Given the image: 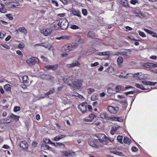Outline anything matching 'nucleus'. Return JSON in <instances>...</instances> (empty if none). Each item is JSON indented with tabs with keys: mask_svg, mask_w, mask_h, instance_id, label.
Here are the masks:
<instances>
[{
	"mask_svg": "<svg viewBox=\"0 0 157 157\" xmlns=\"http://www.w3.org/2000/svg\"><path fill=\"white\" fill-rule=\"evenodd\" d=\"M70 28L73 29H77L79 28V27L78 26L75 25H72Z\"/></svg>",
	"mask_w": 157,
	"mask_h": 157,
	"instance_id": "45",
	"label": "nucleus"
},
{
	"mask_svg": "<svg viewBox=\"0 0 157 157\" xmlns=\"http://www.w3.org/2000/svg\"><path fill=\"white\" fill-rule=\"evenodd\" d=\"M95 91V90L92 88H89L87 90V92L88 94H91Z\"/></svg>",
	"mask_w": 157,
	"mask_h": 157,
	"instance_id": "40",
	"label": "nucleus"
},
{
	"mask_svg": "<svg viewBox=\"0 0 157 157\" xmlns=\"http://www.w3.org/2000/svg\"><path fill=\"white\" fill-rule=\"evenodd\" d=\"M95 136L98 139L101 140L103 139H105V136L104 134L98 133L96 134Z\"/></svg>",
	"mask_w": 157,
	"mask_h": 157,
	"instance_id": "24",
	"label": "nucleus"
},
{
	"mask_svg": "<svg viewBox=\"0 0 157 157\" xmlns=\"http://www.w3.org/2000/svg\"><path fill=\"white\" fill-rule=\"evenodd\" d=\"M71 13L74 16H76L80 17H81V12L79 10L73 9L71 11Z\"/></svg>",
	"mask_w": 157,
	"mask_h": 157,
	"instance_id": "15",
	"label": "nucleus"
},
{
	"mask_svg": "<svg viewBox=\"0 0 157 157\" xmlns=\"http://www.w3.org/2000/svg\"><path fill=\"white\" fill-rule=\"evenodd\" d=\"M138 148L135 146H133L132 147V150L133 152H136L138 150Z\"/></svg>",
	"mask_w": 157,
	"mask_h": 157,
	"instance_id": "53",
	"label": "nucleus"
},
{
	"mask_svg": "<svg viewBox=\"0 0 157 157\" xmlns=\"http://www.w3.org/2000/svg\"><path fill=\"white\" fill-rule=\"evenodd\" d=\"M78 43H72L64 45L62 48V50L63 52H69L70 51L73 50L78 46Z\"/></svg>",
	"mask_w": 157,
	"mask_h": 157,
	"instance_id": "2",
	"label": "nucleus"
},
{
	"mask_svg": "<svg viewBox=\"0 0 157 157\" xmlns=\"http://www.w3.org/2000/svg\"><path fill=\"white\" fill-rule=\"evenodd\" d=\"M87 105L86 103L83 102L78 105V108L82 113H84L86 110Z\"/></svg>",
	"mask_w": 157,
	"mask_h": 157,
	"instance_id": "7",
	"label": "nucleus"
},
{
	"mask_svg": "<svg viewBox=\"0 0 157 157\" xmlns=\"http://www.w3.org/2000/svg\"><path fill=\"white\" fill-rule=\"evenodd\" d=\"M72 67L75 66H79L80 65V63L77 61H74L72 63H71Z\"/></svg>",
	"mask_w": 157,
	"mask_h": 157,
	"instance_id": "38",
	"label": "nucleus"
},
{
	"mask_svg": "<svg viewBox=\"0 0 157 157\" xmlns=\"http://www.w3.org/2000/svg\"><path fill=\"white\" fill-rule=\"evenodd\" d=\"M87 36L88 38L90 39H94L95 37V33L92 31H89Z\"/></svg>",
	"mask_w": 157,
	"mask_h": 157,
	"instance_id": "18",
	"label": "nucleus"
},
{
	"mask_svg": "<svg viewBox=\"0 0 157 157\" xmlns=\"http://www.w3.org/2000/svg\"><path fill=\"white\" fill-rule=\"evenodd\" d=\"M147 66H149V68H151L152 67H153V66L154 65V64L152 63H148L147 64Z\"/></svg>",
	"mask_w": 157,
	"mask_h": 157,
	"instance_id": "59",
	"label": "nucleus"
},
{
	"mask_svg": "<svg viewBox=\"0 0 157 157\" xmlns=\"http://www.w3.org/2000/svg\"><path fill=\"white\" fill-rule=\"evenodd\" d=\"M64 5H66L67 4V0H59Z\"/></svg>",
	"mask_w": 157,
	"mask_h": 157,
	"instance_id": "64",
	"label": "nucleus"
},
{
	"mask_svg": "<svg viewBox=\"0 0 157 157\" xmlns=\"http://www.w3.org/2000/svg\"><path fill=\"white\" fill-rule=\"evenodd\" d=\"M128 38H129L131 40H134V41L137 40H135V39L132 36H128Z\"/></svg>",
	"mask_w": 157,
	"mask_h": 157,
	"instance_id": "61",
	"label": "nucleus"
},
{
	"mask_svg": "<svg viewBox=\"0 0 157 157\" xmlns=\"http://www.w3.org/2000/svg\"><path fill=\"white\" fill-rule=\"evenodd\" d=\"M6 16L10 20H12L13 19V17L11 14L10 13L9 14H6Z\"/></svg>",
	"mask_w": 157,
	"mask_h": 157,
	"instance_id": "42",
	"label": "nucleus"
},
{
	"mask_svg": "<svg viewBox=\"0 0 157 157\" xmlns=\"http://www.w3.org/2000/svg\"><path fill=\"white\" fill-rule=\"evenodd\" d=\"M12 120L11 119H9V116L7 118H3L1 119V123H10L12 121Z\"/></svg>",
	"mask_w": 157,
	"mask_h": 157,
	"instance_id": "19",
	"label": "nucleus"
},
{
	"mask_svg": "<svg viewBox=\"0 0 157 157\" xmlns=\"http://www.w3.org/2000/svg\"><path fill=\"white\" fill-rule=\"evenodd\" d=\"M132 12L134 13L136 16L141 17L144 16V14L142 13L139 8H136L132 10Z\"/></svg>",
	"mask_w": 157,
	"mask_h": 157,
	"instance_id": "9",
	"label": "nucleus"
},
{
	"mask_svg": "<svg viewBox=\"0 0 157 157\" xmlns=\"http://www.w3.org/2000/svg\"><path fill=\"white\" fill-rule=\"evenodd\" d=\"M55 91V89L52 88V90H49L48 92L45 94V96H48L49 95L52 94L54 93Z\"/></svg>",
	"mask_w": 157,
	"mask_h": 157,
	"instance_id": "34",
	"label": "nucleus"
},
{
	"mask_svg": "<svg viewBox=\"0 0 157 157\" xmlns=\"http://www.w3.org/2000/svg\"><path fill=\"white\" fill-rule=\"evenodd\" d=\"M61 36L62 39H69L70 37V36Z\"/></svg>",
	"mask_w": 157,
	"mask_h": 157,
	"instance_id": "56",
	"label": "nucleus"
},
{
	"mask_svg": "<svg viewBox=\"0 0 157 157\" xmlns=\"http://www.w3.org/2000/svg\"><path fill=\"white\" fill-rule=\"evenodd\" d=\"M82 13L84 16H86L87 15V11L86 9H83L82 10Z\"/></svg>",
	"mask_w": 157,
	"mask_h": 157,
	"instance_id": "44",
	"label": "nucleus"
},
{
	"mask_svg": "<svg viewBox=\"0 0 157 157\" xmlns=\"http://www.w3.org/2000/svg\"><path fill=\"white\" fill-rule=\"evenodd\" d=\"M3 47L7 49H9L10 48V46L7 44H1Z\"/></svg>",
	"mask_w": 157,
	"mask_h": 157,
	"instance_id": "47",
	"label": "nucleus"
},
{
	"mask_svg": "<svg viewBox=\"0 0 157 157\" xmlns=\"http://www.w3.org/2000/svg\"><path fill=\"white\" fill-rule=\"evenodd\" d=\"M123 141L125 144H129L132 142L131 140L129 138L125 136L124 137Z\"/></svg>",
	"mask_w": 157,
	"mask_h": 157,
	"instance_id": "26",
	"label": "nucleus"
},
{
	"mask_svg": "<svg viewBox=\"0 0 157 157\" xmlns=\"http://www.w3.org/2000/svg\"><path fill=\"white\" fill-rule=\"evenodd\" d=\"M109 111L111 113L116 114L119 110V108L117 106L113 107L112 106H109L108 107Z\"/></svg>",
	"mask_w": 157,
	"mask_h": 157,
	"instance_id": "8",
	"label": "nucleus"
},
{
	"mask_svg": "<svg viewBox=\"0 0 157 157\" xmlns=\"http://www.w3.org/2000/svg\"><path fill=\"white\" fill-rule=\"evenodd\" d=\"M19 146L21 148L25 150H27L28 149V144L25 140L21 141L20 144Z\"/></svg>",
	"mask_w": 157,
	"mask_h": 157,
	"instance_id": "10",
	"label": "nucleus"
},
{
	"mask_svg": "<svg viewBox=\"0 0 157 157\" xmlns=\"http://www.w3.org/2000/svg\"><path fill=\"white\" fill-rule=\"evenodd\" d=\"M84 121L86 122L87 124H90L92 122V119H88L87 118H85L84 120Z\"/></svg>",
	"mask_w": 157,
	"mask_h": 157,
	"instance_id": "39",
	"label": "nucleus"
},
{
	"mask_svg": "<svg viewBox=\"0 0 157 157\" xmlns=\"http://www.w3.org/2000/svg\"><path fill=\"white\" fill-rule=\"evenodd\" d=\"M89 117L90 118V119H92V120H93L94 119V118L95 117H96V116L94 114L91 113H90L89 115Z\"/></svg>",
	"mask_w": 157,
	"mask_h": 157,
	"instance_id": "50",
	"label": "nucleus"
},
{
	"mask_svg": "<svg viewBox=\"0 0 157 157\" xmlns=\"http://www.w3.org/2000/svg\"><path fill=\"white\" fill-rule=\"evenodd\" d=\"M16 53L18 55L20 56L21 57H22L23 55L20 51L19 50H17L16 51Z\"/></svg>",
	"mask_w": 157,
	"mask_h": 157,
	"instance_id": "54",
	"label": "nucleus"
},
{
	"mask_svg": "<svg viewBox=\"0 0 157 157\" xmlns=\"http://www.w3.org/2000/svg\"><path fill=\"white\" fill-rule=\"evenodd\" d=\"M48 140H49V141H50V143L51 144H52L53 145H54V146H55V147H58V143H57H57H53V142H52V141L50 140V139H48Z\"/></svg>",
	"mask_w": 157,
	"mask_h": 157,
	"instance_id": "52",
	"label": "nucleus"
},
{
	"mask_svg": "<svg viewBox=\"0 0 157 157\" xmlns=\"http://www.w3.org/2000/svg\"><path fill=\"white\" fill-rule=\"evenodd\" d=\"M6 33L3 31L1 32V39H2L6 35Z\"/></svg>",
	"mask_w": 157,
	"mask_h": 157,
	"instance_id": "48",
	"label": "nucleus"
},
{
	"mask_svg": "<svg viewBox=\"0 0 157 157\" xmlns=\"http://www.w3.org/2000/svg\"><path fill=\"white\" fill-rule=\"evenodd\" d=\"M19 31L21 33L26 34L27 33V30L24 27H20L18 29Z\"/></svg>",
	"mask_w": 157,
	"mask_h": 157,
	"instance_id": "29",
	"label": "nucleus"
},
{
	"mask_svg": "<svg viewBox=\"0 0 157 157\" xmlns=\"http://www.w3.org/2000/svg\"><path fill=\"white\" fill-rule=\"evenodd\" d=\"M1 6L2 7H1V13H5L7 12V10L5 8V5L1 2Z\"/></svg>",
	"mask_w": 157,
	"mask_h": 157,
	"instance_id": "30",
	"label": "nucleus"
},
{
	"mask_svg": "<svg viewBox=\"0 0 157 157\" xmlns=\"http://www.w3.org/2000/svg\"><path fill=\"white\" fill-rule=\"evenodd\" d=\"M100 116L101 118L105 119L107 117V115L105 112H102L100 113Z\"/></svg>",
	"mask_w": 157,
	"mask_h": 157,
	"instance_id": "32",
	"label": "nucleus"
},
{
	"mask_svg": "<svg viewBox=\"0 0 157 157\" xmlns=\"http://www.w3.org/2000/svg\"><path fill=\"white\" fill-rule=\"evenodd\" d=\"M123 59L121 56H119L117 60V64L118 66H120L121 64L123 63Z\"/></svg>",
	"mask_w": 157,
	"mask_h": 157,
	"instance_id": "23",
	"label": "nucleus"
},
{
	"mask_svg": "<svg viewBox=\"0 0 157 157\" xmlns=\"http://www.w3.org/2000/svg\"><path fill=\"white\" fill-rule=\"evenodd\" d=\"M98 141H99V144L100 145V147L102 146L103 144H106L108 143L107 139H103L101 140L98 139Z\"/></svg>",
	"mask_w": 157,
	"mask_h": 157,
	"instance_id": "21",
	"label": "nucleus"
},
{
	"mask_svg": "<svg viewBox=\"0 0 157 157\" xmlns=\"http://www.w3.org/2000/svg\"><path fill=\"white\" fill-rule=\"evenodd\" d=\"M58 25L62 30H66L69 25V22L65 18H61L58 20Z\"/></svg>",
	"mask_w": 157,
	"mask_h": 157,
	"instance_id": "3",
	"label": "nucleus"
},
{
	"mask_svg": "<svg viewBox=\"0 0 157 157\" xmlns=\"http://www.w3.org/2000/svg\"><path fill=\"white\" fill-rule=\"evenodd\" d=\"M115 89L116 92L124 90V87L120 86H117L115 87Z\"/></svg>",
	"mask_w": 157,
	"mask_h": 157,
	"instance_id": "27",
	"label": "nucleus"
},
{
	"mask_svg": "<svg viewBox=\"0 0 157 157\" xmlns=\"http://www.w3.org/2000/svg\"><path fill=\"white\" fill-rule=\"evenodd\" d=\"M29 78L27 75L24 76L22 77V81L24 83H26L28 82Z\"/></svg>",
	"mask_w": 157,
	"mask_h": 157,
	"instance_id": "33",
	"label": "nucleus"
},
{
	"mask_svg": "<svg viewBox=\"0 0 157 157\" xmlns=\"http://www.w3.org/2000/svg\"><path fill=\"white\" fill-rule=\"evenodd\" d=\"M37 143L35 141H33L32 143V145L34 147H36L37 145Z\"/></svg>",
	"mask_w": 157,
	"mask_h": 157,
	"instance_id": "63",
	"label": "nucleus"
},
{
	"mask_svg": "<svg viewBox=\"0 0 157 157\" xmlns=\"http://www.w3.org/2000/svg\"><path fill=\"white\" fill-rule=\"evenodd\" d=\"M71 82L72 83H69L68 85L71 86L74 90H78L81 88L83 82L82 79H73Z\"/></svg>",
	"mask_w": 157,
	"mask_h": 157,
	"instance_id": "1",
	"label": "nucleus"
},
{
	"mask_svg": "<svg viewBox=\"0 0 157 157\" xmlns=\"http://www.w3.org/2000/svg\"><path fill=\"white\" fill-rule=\"evenodd\" d=\"M142 82L143 83L144 85L149 86H155L157 83V82H152L146 81H143Z\"/></svg>",
	"mask_w": 157,
	"mask_h": 157,
	"instance_id": "17",
	"label": "nucleus"
},
{
	"mask_svg": "<svg viewBox=\"0 0 157 157\" xmlns=\"http://www.w3.org/2000/svg\"><path fill=\"white\" fill-rule=\"evenodd\" d=\"M20 118L19 116H17L13 113H11L10 116H9V119L13 118L16 120H18Z\"/></svg>",
	"mask_w": 157,
	"mask_h": 157,
	"instance_id": "25",
	"label": "nucleus"
},
{
	"mask_svg": "<svg viewBox=\"0 0 157 157\" xmlns=\"http://www.w3.org/2000/svg\"><path fill=\"white\" fill-rule=\"evenodd\" d=\"M52 30L50 29H44L41 31V33L45 36L49 35L52 32Z\"/></svg>",
	"mask_w": 157,
	"mask_h": 157,
	"instance_id": "12",
	"label": "nucleus"
},
{
	"mask_svg": "<svg viewBox=\"0 0 157 157\" xmlns=\"http://www.w3.org/2000/svg\"><path fill=\"white\" fill-rule=\"evenodd\" d=\"M128 73L125 71H123L121 72L120 75L119 77L123 78H126L128 77Z\"/></svg>",
	"mask_w": 157,
	"mask_h": 157,
	"instance_id": "28",
	"label": "nucleus"
},
{
	"mask_svg": "<svg viewBox=\"0 0 157 157\" xmlns=\"http://www.w3.org/2000/svg\"><path fill=\"white\" fill-rule=\"evenodd\" d=\"M130 49H126L122 51V56L125 58H128L131 54Z\"/></svg>",
	"mask_w": 157,
	"mask_h": 157,
	"instance_id": "11",
	"label": "nucleus"
},
{
	"mask_svg": "<svg viewBox=\"0 0 157 157\" xmlns=\"http://www.w3.org/2000/svg\"><path fill=\"white\" fill-rule=\"evenodd\" d=\"M21 108L20 106H16L14 108L13 111L15 112H17L20 110Z\"/></svg>",
	"mask_w": 157,
	"mask_h": 157,
	"instance_id": "43",
	"label": "nucleus"
},
{
	"mask_svg": "<svg viewBox=\"0 0 157 157\" xmlns=\"http://www.w3.org/2000/svg\"><path fill=\"white\" fill-rule=\"evenodd\" d=\"M105 139H107L111 142H112L113 141V138H110V137H109L105 136Z\"/></svg>",
	"mask_w": 157,
	"mask_h": 157,
	"instance_id": "57",
	"label": "nucleus"
},
{
	"mask_svg": "<svg viewBox=\"0 0 157 157\" xmlns=\"http://www.w3.org/2000/svg\"><path fill=\"white\" fill-rule=\"evenodd\" d=\"M88 143L90 146L93 147L98 148L100 147V145L99 144L98 139L90 140L89 141Z\"/></svg>",
	"mask_w": 157,
	"mask_h": 157,
	"instance_id": "5",
	"label": "nucleus"
},
{
	"mask_svg": "<svg viewBox=\"0 0 157 157\" xmlns=\"http://www.w3.org/2000/svg\"><path fill=\"white\" fill-rule=\"evenodd\" d=\"M98 62H95L94 63L91 64V66L92 67H95L98 66Z\"/></svg>",
	"mask_w": 157,
	"mask_h": 157,
	"instance_id": "58",
	"label": "nucleus"
},
{
	"mask_svg": "<svg viewBox=\"0 0 157 157\" xmlns=\"http://www.w3.org/2000/svg\"><path fill=\"white\" fill-rule=\"evenodd\" d=\"M119 2L123 6L128 8L129 7V6L128 4V2L127 0H118Z\"/></svg>",
	"mask_w": 157,
	"mask_h": 157,
	"instance_id": "14",
	"label": "nucleus"
},
{
	"mask_svg": "<svg viewBox=\"0 0 157 157\" xmlns=\"http://www.w3.org/2000/svg\"><path fill=\"white\" fill-rule=\"evenodd\" d=\"M123 136H122L119 135L117 137V140L118 142H120L121 144H123L122 141Z\"/></svg>",
	"mask_w": 157,
	"mask_h": 157,
	"instance_id": "35",
	"label": "nucleus"
},
{
	"mask_svg": "<svg viewBox=\"0 0 157 157\" xmlns=\"http://www.w3.org/2000/svg\"><path fill=\"white\" fill-rule=\"evenodd\" d=\"M26 62L27 64L30 66H32L36 63L38 64L39 62V59L34 57L28 59L26 60Z\"/></svg>",
	"mask_w": 157,
	"mask_h": 157,
	"instance_id": "4",
	"label": "nucleus"
},
{
	"mask_svg": "<svg viewBox=\"0 0 157 157\" xmlns=\"http://www.w3.org/2000/svg\"><path fill=\"white\" fill-rule=\"evenodd\" d=\"M66 136V135L64 134H60L58 136H56L54 139V140L55 141H59L61 139L65 137Z\"/></svg>",
	"mask_w": 157,
	"mask_h": 157,
	"instance_id": "22",
	"label": "nucleus"
},
{
	"mask_svg": "<svg viewBox=\"0 0 157 157\" xmlns=\"http://www.w3.org/2000/svg\"><path fill=\"white\" fill-rule=\"evenodd\" d=\"M108 52H100L98 55L99 56H108L109 55Z\"/></svg>",
	"mask_w": 157,
	"mask_h": 157,
	"instance_id": "36",
	"label": "nucleus"
},
{
	"mask_svg": "<svg viewBox=\"0 0 157 157\" xmlns=\"http://www.w3.org/2000/svg\"><path fill=\"white\" fill-rule=\"evenodd\" d=\"M25 47V44L24 43H20L18 45V48L19 49H22Z\"/></svg>",
	"mask_w": 157,
	"mask_h": 157,
	"instance_id": "41",
	"label": "nucleus"
},
{
	"mask_svg": "<svg viewBox=\"0 0 157 157\" xmlns=\"http://www.w3.org/2000/svg\"><path fill=\"white\" fill-rule=\"evenodd\" d=\"M135 86L137 88L140 89L141 90H145V89L144 88L143 86L142 85H140L138 84H136Z\"/></svg>",
	"mask_w": 157,
	"mask_h": 157,
	"instance_id": "37",
	"label": "nucleus"
},
{
	"mask_svg": "<svg viewBox=\"0 0 157 157\" xmlns=\"http://www.w3.org/2000/svg\"><path fill=\"white\" fill-rule=\"evenodd\" d=\"M4 89L7 91H10L11 89L10 85L9 84H6L4 86Z\"/></svg>",
	"mask_w": 157,
	"mask_h": 157,
	"instance_id": "31",
	"label": "nucleus"
},
{
	"mask_svg": "<svg viewBox=\"0 0 157 157\" xmlns=\"http://www.w3.org/2000/svg\"><path fill=\"white\" fill-rule=\"evenodd\" d=\"M138 1L137 0H131L130 1V3L131 4L135 5L136 3H138Z\"/></svg>",
	"mask_w": 157,
	"mask_h": 157,
	"instance_id": "49",
	"label": "nucleus"
},
{
	"mask_svg": "<svg viewBox=\"0 0 157 157\" xmlns=\"http://www.w3.org/2000/svg\"><path fill=\"white\" fill-rule=\"evenodd\" d=\"M110 120L111 121H122L123 119L121 117H109Z\"/></svg>",
	"mask_w": 157,
	"mask_h": 157,
	"instance_id": "20",
	"label": "nucleus"
},
{
	"mask_svg": "<svg viewBox=\"0 0 157 157\" xmlns=\"http://www.w3.org/2000/svg\"><path fill=\"white\" fill-rule=\"evenodd\" d=\"M144 31L150 35L152 31L147 29H145Z\"/></svg>",
	"mask_w": 157,
	"mask_h": 157,
	"instance_id": "62",
	"label": "nucleus"
},
{
	"mask_svg": "<svg viewBox=\"0 0 157 157\" xmlns=\"http://www.w3.org/2000/svg\"><path fill=\"white\" fill-rule=\"evenodd\" d=\"M52 148L51 147L47 144H42L41 145V150L42 151L46 150H50Z\"/></svg>",
	"mask_w": 157,
	"mask_h": 157,
	"instance_id": "16",
	"label": "nucleus"
},
{
	"mask_svg": "<svg viewBox=\"0 0 157 157\" xmlns=\"http://www.w3.org/2000/svg\"><path fill=\"white\" fill-rule=\"evenodd\" d=\"M122 51L117 52L114 53V55L117 56H122Z\"/></svg>",
	"mask_w": 157,
	"mask_h": 157,
	"instance_id": "46",
	"label": "nucleus"
},
{
	"mask_svg": "<svg viewBox=\"0 0 157 157\" xmlns=\"http://www.w3.org/2000/svg\"><path fill=\"white\" fill-rule=\"evenodd\" d=\"M150 35L154 37L157 38V34L156 33L152 31Z\"/></svg>",
	"mask_w": 157,
	"mask_h": 157,
	"instance_id": "55",
	"label": "nucleus"
},
{
	"mask_svg": "<svg viewBox=\"0 0 157 157\" xmlns=\"http://www.w3.org/2000/svg\"><path fill=\"white\" fill-rule=\"evenodd\" d=\"M139 34L141 36L144 37L146 36V35L144 32L140 31L139 32Z\"/></svg>",
	"mask_w": 157,
	"mask_h": 157,
	"instance_id": "51",
	"label": "nucleus"
},
{
	"mask_svg": "<svg viewBox=\"0 0 157 157\" xmlns=\"http://www.w3.org/2000/svg\"><path fill=\"white\" fill-rule=\"evenodd\" d=\"M58 146H63L64 147H65V144L62 143L61 142H57Z\"/></svg>",
	"mask_w": 157,
	"mask_h": 157,
	"instance_id": "60",
	"label": "nucleus"
},
{
	"mask_svg": "<svg viewBox=\"0 0 157 157\" xmlns=\"http://www.w3.org/2000/svg\"><path fill=\"white\" fill-rule=\"evenodd\" d=\"M63 156L66 157H73L75 155V152L70 151H66L61 152Z\"/></svg>",
	"mask_w": 157,
	"mask_h": 157,
	"instance_id": "6",
	"label": "nucleus"
},
{
	"mask_svg": "<svg viewBox=\"0 0 157 157\" xmlns=\"http://www.w3.org/2000/svg\"><path fill=\"white\" fill-rule=\"evenodd\" d=\"M58 67V64H56L54 65H46L44 66V67L48 70H52L55 71L57 69Z\"/></svg>",
	"mask_w": 157,
	"mask_h": 157,
	"instance_id": "13",
	"label": "nucleus"
}]
</instances>
